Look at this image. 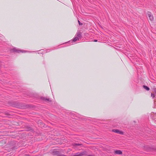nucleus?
I'll use <instances>...</instances> for the list:
<instances>
[{
  "label": "nucleus",
  "mask_w": 156,
  "mask_h": 156,
  "mask_svg": "<svg viewBox=\"0 0 156 156\" xmlns=\"http://www.w3.org/2000/svg\"><path fill=\"white\" fill-rule=\"evenodd\" d=\"M147 14L150 20L151 21H153L154 20V17L151 13L150 12H148Z\"/></svg>",
  "instance_id": "obj_1"
},
{
  "label": "nucleus",
  "mask_w": 156,
  "mask_h": 156,
  "mask_svg": "<svg viewBox=\"0 0 156 156\" xmlns=\"http://www.w3.org/2000/svg\"><path fill=\"white\" fill-rule=\"evenodd\" d=\"M41 99L46 102H51V100L49 98H47L45 97H42L41 98Z\"/></svg>",
  "instance_id": "obj_2"
},
{
  "label": "nucleus",
  "mask_w": 156,
  "mask_h": 156,
  "mask_svg": "<svg viewBox=\"0 0 156 156\" xmlns=\"http://www.w3.org/2000/svg\"><path fill=\"white\" fill-rule=\"evenodd\" d=\"M112 131L113 132L121 134H123V133L122 131H120L119 130L117 129H113Z\"/></svg>",
  "instance_id": "obj_3"
},
{
  "label": "nucleus",
  "mask_w": 156,
  "mask_h": 156,
  "mask_svg": "<svg viewBox=\"0 0 156 156\" xmlns=\"http://www.w3.org/2000/svg\"><path fill=\"white\" fill-rule=\"evenodd\" d=\"M85 154V152H83L81 153H76L75 155H73L72 156H82Z\"/></svg>",
  "instance_id": "obj_4"
},
{
  "label": "nucleus",
  "mask_w": 156,
  "mask_h": 156,
  "mask_svg": "<svg viewBox=\"0 0 156 156\" xmlns=\"http://www.w3.org/2000/svg\"><path fill=\"white\" fill-rule=\"evenodd\" d=\"M59 152L56 150H54L52 152V154L53 156H58Z\"/></svg>",
  "instance_id": "obj_5"
},
{
  "label": "nucleus",
  "mask_w": 156,
  "mask_h": 156,
  "mask_svg": "<svg viewBox=\"0 0 156 156\" xmlns=\"http://www.w3.org/2000/svg\"><path fill=\"white\" fill-rule=\"evenodd\" d=\"M13 51H14L17 52V53H20V52H25L26 51H21L19 49H17L16 48H14Z\"/></svg>",
  "instance_id": "obj_6"
},
{
  "label": "nucleus",
  "mask_w": 156,
  "mask_h": 156,
  "mask_svg": "<svg viewBox=\"0 0 156 156\" xmlns=\"http://www.w3.org/2000/svg\"><path fill=\"white\" fill-rule=\"evenodd\" d=\"M115 153L117 154H122V151L120 150H116L115 151Z\"/></svg>",
  "instance_id": "obj_7"
},
{
  "label": "nucleus",
  "mask_w": 156,
  "mask_h": 156,
  "mask_svg": "<svg viewBox=\"0 0 156 156\" xmlns=\"http://www.w3.org/2000/svg\"><path fill=\"white\" fill-rule=\"evenodd\" d=\"M76 36L78 37V38H80L81 37V33L80 32H78L77 33Z\"/></svg>",
  "instance_id": "obj_8"
},
{
  "label": "nucleus",
  "mask_w": 156,
  "mask_h": 156,
  "mask_svg": "<svg viewBox=\"0 0 156 156\" xmlns=\"http://www.w3.org/2000/svg\"><path fill=\"white\" fill-rule=\"evenodd\" d=\"M152 93H155V94H156V88L154 87H153V88L152 89Z\"/></svg>",
  "instance_id": "obj_9"
},
{
  "label": "nucleus",
  "mask_w": 156,
  "mask_h": 156,
  "mask_svg": "<svg viewBox=\"0 0 156 156\" xmlns=\"http://www.w3.org/2000/svg\"><path fill=\"white\" fill-rule=\"evenodd\" d=\"M143 87L146 90H147V91H148L150 90V88L148 87L147 86H146L144 85L143 86Z\"/></svg>",
  "instance_id": "obj_10"
},
{
  "label": "nucleus",
  "mask_w": 156,
  "mask_h": 156,
  "mask_svg": "<svg viewBox=\"0 0 156 156\" xmlns=\"http://www.w3.org/2000/svg\"><path fill=\"white\" fill-rule=\"evenodd\" d=\"M81 145V144H73V146L74 147H76L77 146H79Z\"/></svg>",
  "instance_id": "obj_11"
},
{
  "label": "nucleus",
  "mask_w": 156,
  "mask_h": 156,
  "mask_svg": "<svg viewBox=\"0 0 156 156\" xmlns=\"http://www.w3.org/2000/svg\"><path fill=\"white\" fill-rule=\"evenodd\" d=\"M79 39V38H78V37H77L76 36L74 37V38L73 39V41H76L77 40H78Z\"/></svg>",
  "instance_id": "obj_12"
},
{
  "label": "nucleus",
  "mask_w": 156,
  "mask_h": 156,
  "mask_svg": "<svg viewBox=\"0 0 156 156\" xmlns=\"http://www.w3.org/2000/svg\"><path fill=\"white\" fill-rule=\"evenodd\" d=\"M155 95H156V94H155V93H151V96L152 98H154L155 96Z\"/></svg>",
  "instance_id": "obj_13"
},
{
  "label": "nucleus",
  "mask_w": 156,
  "mask_h": 156,
  "mask_svg": "<svg viewBox=\"0 0 156 156\" xmlns=\"http://www.w3.org/2000/svg\"><path fill=\"white\" fill-rule=\"evenodd\" d=\"M78 22L79 24L80 25H83V23H80V21L79 20H78Z\"/></svg>",
  "instance_id": "obj_14"
},
{
  "label": "nucleus",
  "mask_w": 156,
  "mask_h": 156,
  "mask_svg": "<svg viewBox=\"0 0 156 156\" xmlns=\"http://www.w3.org/2000/svg\"><path fill=\"white\" fill-rule=\"evenodd\" d=\"M94 42H97V40H94Z\"/></svg>",
  "instance_id": "obj_15"
},
{
  "label": "nucleus",
  "mask_w": 156,
  "mask_h": 156,
  "mask_svg": "<svg viewBox=\"0 0 156 156\" xmlns=\"http://www.w3.org/2000/svg\"><path fill=\"white\" fill-rule=\"evenodd\" d=\"M88 156H92V155H88Z\"/></svg>",
  "instance_id": "obj_16"
}]
</instances>
